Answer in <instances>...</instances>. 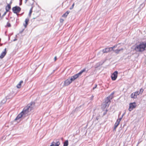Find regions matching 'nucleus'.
Returning <instances> with one entry per match:
<instances>
[{
    "mask_svg": "<svg viewBox=\"0 0 146 146\" xmlns=\"http://www.w3.org/2000/svg\"><path fill=\"white\" fill-rule=\"evenodd\" d=\"M79 76L78 74H75L73 76H71L70 79L72 80V82L74 81V80L77 79L78 77Z\"/></svg>",
    "mask_w": 146,
    "mask_h": 146,
    "instance_id": "1a4fd4ad",
    "label": "nucleus"
},
{
    "mask_svg": "<svg viewBox=\"0 0 146 146\" xmlns=\"http://www.w3.org/2000/svg\"><path fill=\"white\" fill-rule=\"evenodd\" d=\"M70 13V11H67L65 13L63 14L62 15V17H67V15H68Z\"/></svg>",
    "mask_w": 146,
    "mask_h": 146,
    "instance_id": "2eb2a0df",
    "label": "nucleus"
},
{
    "mask_svg": "<svg viewBox=\"0 0 146 146\" xmlns=\"http://www.w3.org/2000/svg\"><path fill=\"white\" fill-rule=\"evenodd\" d=\"M136 106V104L135 102L133 103H130L129 104V111H131Z\"/></svg>",
    "mask_w": 146,
    "mask_h": 146,
    "instance_id": "39448f33",
    "label": "nucleus"
},
{
    "mask_svg": "<svg viewBox=\"0 0 146 146\" xmlns=\"http://www.w3.org/2000/svg\"><path fill=\"white\" fill-rule=\"evenodd\" d=\"M97 84H95V87H94L93 88V90L95 88H96L97 86Z\"/></svg>",
    "mask_w": 146,
    "mask_h": 146,
    "instance_id": "2f4dec72",
    "label": "nucleus"
},
{
    "mask_svg": "<svg viewBox=\"0 0 146 146\" xmlns=\"http://www.w3.org/2000/svg\"><path fill=\"white\" fill-rule=\"evenodd\" d=\"M124 115V114H123V115H122V116H121V117H122H122H123V116Z\"/></svg>",
    "mask_w": 146,
    "mask_h": 146,
    "instance_id": "ea45409f",
    "label": "nucleus"
},
{
    "mask_svg": "<svg viewBox=\"0 0 146 146\" xmlns=\"http://www.w3.org/2000/svg\"><path fill=\"white\" fill-rule=\"evenodd\" d=\"M11 97H10V96H6L5 98H6L7 100L8 99H11Z\"/></svg>",
    "mask_w": 146,
    "mask_h": 146,
    "instance_id": "c85d7f7f",
    "label": "nucleus"
},
{
    "mask_svg": "<svg viewBox=\"0 0 146 146\" xmlns=\"http://www.w3.org/2000/svg\"><path fill=\"white\" fill-rule=\"evenodd\" d=\"M72 82L70 79L68 78L67 79L64 81V85L65 86H67L71 84Z\"/></svg>",
    "mask_w": 146,
    "mask_h": 146,
    "instance_id": "0eeeda50",
    "label": "nucleus"
},
{
    "mask_svg": "<svg viewBox=\"0 0 146 146\" xmlns=\"http://www.w3.org/2000/svg\"><path fill=\"white\" fill-rule=\"evenodd\" d=\"M12 10L14 13L17 14L21 11V8L19 7L16 6L12 8Z\"/></svg>",
    "mask_w": 146,
    "mask_h": 146,
    "instance_id": "7ed1b4c3",
    "label": "nucleus"
},
{
    "mask_svg": "<svg viewBox=\"0 0 146 146\" xmlns=\"http://www.w3.org/2000/svg\"><path fill=\"white\" fill-rule=\"evenodd\" d=\"M6 48H5L4 49V51L1 53V55H0V58L1 59L3 58L6 55Z\"/></svg>",
    "mask_w": 146,
    "mask_h": 146,
    "instance_id": "9d476101",
    "label": "nucleus"
},
{
    "mask_svg": "<svg viewBox=\"0 0 146 146\" xmlns=\"http://www.w3.org/2000/svg\"><path fill=\"white\" fill-rule=\"evenodd\" d=\"M141 141H138L137 144V146H138V145L139 144V143L141 142Z\"/></svg>",
    "mask_w": 146,
    "mask_h": 146,
    "instance_id": "72a5a7b5",
    "label": "nucleus"
},
{
    "mask_svg": "<svg viewBox=\"0 0 146 146\" xmlns=\"http://www.w3.org/2000/svg\"><path fill=\"white\" fill-rule=\"evenodd\" d=\"M118 72L117 71H115L111 75V77L113 80H115L117 78Z\"/></svg>",
    "mask_w": 146,
    "mask_h": 146,
    "instance_id": "423d86ee",
    "label": "nucleus"
},
{
    "mask_svg": "<svg viewBox=\"0 0 146 146\" xmlns=\"http://www.w3.org/2000/svg\"><path fill=\"white\" fill-rule=\"evenodd\" d=\"M131 98H132L135 99L137 98V96H136V94L134 93V92L132 93L131 95Z\"/></svg>",
    "mask_w": 146,
    "mask_h": 146,
    "instance_id": "dca6fc26",
    "label": "nucleus"
},
{
    "mask_svg": "<svg viewBox=\"0 0 146 146\" xmlns=\"http://www.w3.org/2000/svg\"><path fill=\"white\" fill-rule=\"evenodd\" d=\"M107 111V110H106V111L104 113V115H105L106 114Z\"/></svg>",
    "mask_w": 146,
    "mask_h": 146,
    "instance_id": "c9c22d12",
    "label": "nucleus"
},
{
    "mask_svg": "<svg viewBox=\"0 0 146 146\" xmlns=\"http://www.w3.org/2000/svg\"><path fill=\"white\" fill-rule=\"evenodd\" d=\"M137 52H142L146 50V43L142 42L137 45L134 48Z\"/></svg>",
    "mask_w": 146,
    "mask_h": 146,
    "instance_id": "f03ea898",
    "label": "nucleus"
},
{
    "mask_svg": "<svg viewBox=\"0 0 146 146\" xmlns=\"http://www.w3.org/2000/svg\"><path fill=\"white\" fill-rule=\"evenodd\" d=\"M7 101V100L5 98L3 99L1 101L2 103L4 104Z\"/></svg>",
    "mask_w": 146,
    "mask_h": 146,
    "instance_id": "b1692460",
    "label": "nucleus"
},
{
    "mask_svg": "<svg viewBox=\"0 0 146 146\" xmlns=\"http://www.w3.org/2000/svg\"><path fill=\"white\" fill-rule=\"evenodd\" d=\"M22 2H20V3H19V5H22Z\"/></svg>",
    "mask_w": 146,
    "mask_h": 146,
    "instance_id": "4c0bfd02",
    "label": "nucleus"
},
{
    "mask_svg": "<svg viewBox=\"0 0 146 146\" xmlns=\"http://www.w3.org/2000/svg\"><path fill=\"white\" fill-rule=\"evenodd\" d=\"M111 98H110V97H108L106 98L105 101V107H108L110 103V100Z\"/></svg>",
    "mask_w": 146,
    "mask_h": 146,
    "instance_id": "20e7f679",
    "label": "nucleus"
},
{
    "mask_svg": "<svg viewBox=\"0 0 146 146\" xmlns=\"http://www.w3.org/2000/svg\"><path fill=\"white\" fill-rule=\"evenodd\" d=\"M32 10H33V7H32L31 9H30L29 12V15L30 16H31V14L32 13Z\"/></svg>",
    "mask_w": 146,
    "mask_h": 146,
    "instance_id": "5701e85b",
    "label": "nucleus"
},
{
    "mask_svg": "<svg viewBox=\"0 0 146 146\" xmlns=\"http://www.w3.org/2000/svg\"><path fill=\"white\" fill-rule=\"evenodd\" d=\"M7 12L6 11L4 13H3V15H2V17H3V16H5L6 15Z\"/></svg>",
    "mask_w": 146,
    "mask_h": 146,
    "instance_id": "7c9ffc66",
    "label": "nucleus"
},
{
    "mask_svg": "<svg viewBox=\"0 0 146 146\" xmlns=\"http://www.w3.org/2000/svg\"><path fill=\"white\" fill-rule=\"evenodd\" d=\"M74 3L72 5V6L70 8V10H71L74 7Z\"/></svg>",
    "mask_w": 146,
    "mask_h": 146,
    "instance_id": "cd10ccee",
    "label": "nucleus"
},
{
    "mask_svg": "<svg viewBox=\"0 0 146 146\" xmlns=\"http://www.w3.org/2000/svg\"><path fill=\"white\" fill-rule=\"evenodd\" d=\"M143 91V90L142 88H141V89H140L139 91V92L140 94H142Z\"/></svg>",
    "mask_w": 146,
    "mask_h": 146,
    "instance_id": "393cba45",
    "label": "nucleus"
},
{
    "mask_svg": "<svg viewBox=\"0 0 146 146\" xmlns=\"http://www.w3.org/2000/svg\"><path fill=\"white\" fill-rule=\"evenodd\" d=\"M96 119H97V120H98V118H96Z\"/></svg>",
    "mask_w": 146,
    "mask_h": 146,
    "instance_id": "37998d69",
    "label": "nucleus"
},
{
    "mask_svg": "<svg viewBox=\"0 0 146 146\" xmlns=\"http://www.w3.org/2000/svg\"><path fill=\"white\" fill-rule=\"evenodd\" d=\"M86 69L85 68L83 69V70H81L78 73V74L79 76H80L83 72L86 71Z\"/></svg>",
    "mask_w": 146,
    "mask_h": 146,
    "instance_id": "a211bd4d",
    "label": "nucleus"
},
{
    "mask_svg": "<svg viewBox=\"0 0 146 146\" xmlns=\"http://www.w3.org/2000/svg\"><path fill=\"white\" fill-rule=\"evenodd\" d=\"M60 144V143L59 141H56V143L53 142L50 146H58Z\"/></svg>",
    "mask_w": 146,
    "mask_h": 146,
    "instance_id": "9b49d317",
    "label": "nucleus"
},
{
    "mask_svg": "<svg viewBox=\"0 0 146 146\" xmlns=\"http://www.w3.org/2000/svg\"><path fill=\"white\" fill-rule=\"evenodd\" d=\"M28 0H25V3H26L27 2V1Z\"/></svg>",
    "mask_w": 146,
    "mask_h": 146,
    "instance_id": "e433bc0d",
    "label": "nucleus"
},
{
    "mask_svg": "<svg viewBox=\"0 0 146 146\" xmlns=\"http://www.w3.org/2000/svg\"><path fill=\"white\" fill-rule=\"evenodd\" d=\"M56 59H57V58H56V56H55L54 58V60L55 61L56 60Z\"/></svg>",
    "mask_w": 146,
    "mask_h": 146,
    "instance_id": "f704fd0d",
    "label": "nucleus"
},
{
    "mask_svg": "<svg viewBox=\"0 0 146 146\" xmlns=\"http://www.w3.org/2000/svg\"><path fill=\"white\" fill-rule=\"evenodd\" d=\"M11 8V5L8 4L7 5L5 9L7 12H8L9 10Z\"/></svg>",
    "mask_w": 146,
    "mask_h": 146,
    "instance_id": "4468645a",
    "label": "nucleus"
},
{
    "mask_svg": "<svg viewBox=\"0 0 146 146\" xmlns=\"http://www.w3.org/2000/svg\"><path fill=\"white\" fill-rule=\"evenodd\" d=\"M11 25L10 23L9 22H8L7 23L6 26L8 27H11Z\"/></svg>",
    "mask_w": 146,
    "mask_h": 146,
    "instance_id": "a878e982",
    "label": "nucleus"
},
{
    "mask_svg": "<svg viewBox=\"0 0 146 146\" xmlns=\"http://www.w3.org/2000/svg\"><path fill=\"white\" fill-rule=\"evenodd\" d=\"M122 119V117H121L120 118H119V119H118L117 120V121H118V122H119V123L120 121H121V120Z\"/></svg>",
    "mask_w": 146,
    "mask_h": 146,
    "instance_id": "c756f323",
    "label": "nucleus"
},
{
    "mask_svg": "<svg viewBox=\"0 0 146 146\" xmlns=\"http://www.w3.org/2000/svg\"><path fill=\"white\" fill-rule=\"evenodd\" d=\"M143 3H142V4H141L140 5V6L142 5H143Z\"/></svg>",
    "mask_w": 146,
    "mask_h": 146,
    "instance_id": "79ce46f5",
    "label": "nucleus"
},
{
    "mask_svg": "<svg viewBox=\"0 0 146 146\" xmlns=\"http://www.w3.org/2000/svg\"><path fill=\"white\" fill-rule=\"evenodd\" d=\"M35 102H31L30 104H28L27 106L25 107L22 111L19 114L15 119V120H17L20 118L24 115H26L29 112L33 109L35 106Z\"/></svg>",
    "mask_w": 146,
    "mask_h": 146,
    "instance_id": "f257e3e1",
    "label": "nucleus"
},
{
    "mask_svg": "<svg viewBox=\"0 0 146 146\" xmlns=\"http://www.w3.org/2000/svg\"><path fill=\"white\" fill-rule=\"evenodd\" d=\"M17 40V39L15 38V39H14V40H13V41H15Z\"/></svg>",
    "mask_w": 146,
    "mask_h": 146,
    "instance_id": "58836bf2",
    "label": "nucleus"
},
{
    "mask_svg": "<svg viewBox=\"0 0 146 146\" xmlns=\"http://www.w3.org/2000/svg\"><path fill=\"white\" fill-rule=\"evenodd\" d=\"M68 140H67L64 142L63 146H68Z\"/></svg>",
    "mask_w": 146,
    "mask_h": 146,
    "instance_id": "aec40b11",
    "label": "nucleus"
},
{
    "mask_svg": "<svg viewBox=\"0 0 146 146\" xmlns=\"http://www.w3.org/2000/svg\"><path fill=\"white\" fill-rule=\"evenodd\" d=\"M136 94V96H137V95H139L140 94L139 92V91H137L134 92Z\"/></svg>",
    "mask_w": 146,
    "mask_h": 146,
    "instance_id": "bb28decb",
    "label": "nucleus"
},
{
    "mask_svg": "<svg viewBox=\"0 0 146 146\" xmlns=\"http://www.w3.org/2000/svg\"><path fill=\"white\" fill-rule=\"evenodd\" d=\"M111 51L110 47L106 48L102 50V52L103 53H108Z\"/></svg>",
    "mask_w": 146,
    "mask_h": 146,
    "instance_id": "6e6552de",
    "label": "nucleus"
},
{
    "mask_svg": "<svg viewBox=\"0 0 146 146\" xmlns=\"http://www.w3.org/2000/svg\"><path fill=\"white\" fill-rule=\"evenodd\" d=\"M63 21H64V20L63 19H60V22L62 23Z\"/></svg>",
    "mask_w": 146,
    "mask_h": 146,
    "instance_id": "473e14b6",
    "label": "nucleus"
},
{
    "mask_svg": "<svg viewBox=\"0 0 146 146\" xmlns=\"http://www.w3.org/2000/svg\"><path fill=\"white\" fill-rule=\"evenodd\" d=\"M114 94V93H111V94H110L109 96H108V97H110V98H111V99H112L113 98V94Z\"/></svg>",
    "mask_w": 146,
    "mask_h": 146,
    "instance_id": "4be33fe9",
    "label": "nucleus"
},
{
    "mask_svg": "<svg viewBox=\"0 0 146 146\" xmlns=\"http://www.w3.org/2000/svg\"><path fill=\"white\" fill-rule=\"evenodd\" d=\"M117 45H115L112 47H110V48L111 49V51L112 50L113 51V50H114L113 49V48L117 47Z\"/></svg>",
    "mask_w": 146,
    "mask_h": 146,
    "instance_id": "412c9836",
    "label": "nucleus"
},
{
    "mask_svg": "<svg viewBox=\"0 0 146 146\" xmlns=\"http://www.w3.org/2000/svg\"><path fill=\"white\" fill-rule=\"evenodd\" d=\"M119 123L118 122V121H116L114 125V129H115L119 125Z\"/></svg>",
    "mask_w": 146,
    "mask_h": 146,
    "instance_id": "f3484780",
    "label": "nucleus"
},
{
    "mask_svg": "<svg viewBox=\"0 0 146 146\" xmlns=\"http://www.w3.org/2000/svg\"><path fill=\"white\" fill-rule=\"evenodd\" d=\"M23 83V81H21L17 85V87L18 88H20L21 87V84Z\"/></svg>",
    "mask_w": 146,
    "mask_h": 146,
    "instance_id": "6ab92c4d",
    "label": "nucleus"
},
{
    "mask_svg": "<svg viewBox=\"0 0 146 146\" xmlns=\"http://www.w3.org/2000/svg\"><path fill=\"white\" fill-rule=\"evenodd\" d=\"M123 50V48H121L120 49H117L115 50H113V51H114L115 53L118 54L119 53L120 51H122Z\"/></svg>",
    "mask_w": 146,
    "mask_h": 146,
    "instance_id": "ddd939ff",
    "label": "nucleus"
},
{
    "mask_svg": "<svg viewBox=\"0 0 146 146\" xmlns=\"http://www.w3.org/2000/svg\"><path fill=\"white\" fill-rule=\"evenodd\" d=\"M29 21V19L28 18H27L25 19V23L23 24V25L24 26L25 28H26L27 27V25H28V23Z\"/></svg>",
    "mask_w": 146,
    "mask_h": 146,
    "instance_id": "f8f14e48",
    "label": "nucleus"
},
{
    "mask_svg": "<svg viewBox=\"0 0 146 146\" xmlns=\"http://www.w3.org/2000/svg\"><path fill=\"white\" fill-rule=\"evenodd\" d=\"M20 2H22V0H19Z\"/></svg>",
    "mask_w": 146,
    "mask_h": 146,
    "instance_id": "a19ab883",
    "label": "nucleus"
}]
</instances>
